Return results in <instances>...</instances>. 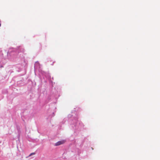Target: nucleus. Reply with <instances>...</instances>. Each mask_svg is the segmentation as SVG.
<instances>
[{
  "label": "nucleus",
  "mask_w": 160,
  "mask_h": 160,
  "mask_svg": "<svg viewBox=\"0 0 160 160\" xmlns=\"http://www.w3.org/2000/svg\"><path fill=\"white\" fill-rule=\"evenodd\" d=\"M66 142V141L65 140H62L60 141H59L57 142H56L55 144V146H58L60 145L61 144H64Z\"/></svg>",
  "instance_id": "f257e3e1"
},
{
  "label": "nucleus",
  "mask_w": 160,
  "mask_h": 160,
  "mask_svg": "<svg viewBox=\"0 0 160 160\" xmlns=\"http://www.w3.org/2000/svg\"><path fill=\"white\" fill-rule=\"evenodd\" d=\"M1 26V21L0 20V27Z\"/></svg>",
  "instance_id": "7ed1b4c3"
},
{
  "label": "nucleus",
  "mask_w": 160,
  "mask_h": 160,
  "mask_svg": "<svg viewBox=\"0 0 160 160\" xmlns=\"http://www.w3.org/2000/svg\"><path fill=\"white\" fill-rule=\"evenodd\" d=\"M35 153L34 152L31 153L29 156V157L31 156L32 155H34Z\"/></svg>",
  "instance_id": "f03ea898"
}]
</instances>
